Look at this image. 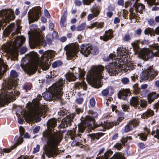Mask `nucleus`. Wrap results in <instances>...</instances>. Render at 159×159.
<instances>
[{
	"label": "nucleus",
	"instance_id": "9d476101",
	"mask_svg": "<svg viewBox=\"0 0 159 159\" xmlns=\"http://www.w3.org/2000/svg\"><path fill=\"white\" fill-rule=\"evenodd\" d=\"M29 41L30 44H33L34 45H41L43 47H45L47 44H51L52 43L51 39L47 38L45 40L42 33L36 30L34 31L31 37L29 35Z\"/></svg>",
	"mask_w": 159,
	"mask_h": 159
},
{
	"label": "nucleus",
	"instance_id": "09e8293b",
	"mask_svg": "<svg viewBox=\"0 0 159 159\" xmlns=\"http://www.w3.org/2000/svg\"><path fill=\"white\" fill-rule=\"evenodd\" d=\"M153 31L152 29L151 28H147L145 29L144 31V33L145 34H150L151 36H152L153 34L152 33Z\"/></svg>",
	"mask_w": 159,
	"mask_h": 159
},
{
	"label": "nucleus",
	"instance_id": "f257e3e1",
	"mask_svg": "<svg viewBox=\"0 0 159 159\" xmlns=\"http://www.w3.org/2000/svg\"><path fill=\"white\" fill-rule=\"evenodd\" d=\"M39 53L42 54L41 58L38 56L36 53L33 52L22 58L21 67L27 74L31 75L34 74L39 66L43 70H47L49 68V59L54 57L55 52L51 50L44 52L41 50L39 51Z\"/></svg>",
	"mask_w": 159,
	"mask_h": 159
},
{
	"label": "nucleus",
	"instance_id": "5fc2aeb1",
	"mask_svg": "<svg viewBox=\"0 0 159 159\" xmlns=\"http://www.w3.org/2000/svg\"><path fill=\"white\" fill-rule=\"evenodd\" d=\"M133 88H134V91L136 93H138L139 91V89L138 88V84H135L133 86Z\"/></svg>",
	"mask_w": 159,
	"mask_h": 159
},
{
	"label": "nucleus",
	"instance_id": "7ed1b4c3",
	"mask_svg": "<svg viewBox=\"0 0 159 159\" xmlns=\"http://www.w3.org/2000/svg\"><path fill=\"white\" fill-rule=\"evenodd\" d=\"M66 130L64 129L59 130L57 132H45L43 133V137L42 140L47 141V144L43 147L44 152L42 155V159H45V154L48 157H53L56 154V146L58 145L61 142L62 133H64Z\"/></svg>",
	"mask_w": 159,
	"mask_h": 159
},
{
	"label": "nucleus",
	"instance_id": "a19ab883",
	"mask_svg": "<svg viewBox=\"0 0 159 159\" xmlns=\"http://www.w3.org/2000/svg\"><path fill=\"white\" fill-rule=\"evenodd\" d=\"M139 102H140V106L141 107L144 108L147 106L148 102L146 100L140 99Z\"/></svg>",
	"mask_w": 159,
	"mask_h": 159
},
{
	"label": "nucleus",
	"instance_id": "423d86ee",
	"mask_svg": "<svg viewBox=\"0 0 159 159\" xmlns=\"http://www.w3.org/2000/svg\"><path fill=\"white\" fill-rule=\"evenodd\" d=\"M131 45L135 54H138L144 60L147 61L149 59H152L154 56L159 57V45L158 44H153L152 45L151 48L152 51L148 49L141 50L137 43L135 42L132 43Z\"/></svg>",
	"mask_w": 159,
	"mask_h": 159
},
{
	"label": "nucleus",
	"instance_id": "7c9ffc66",
	"mask_svg": "<svg viewBox=\"0 0 159 159\" xmlns=\"http://www.w3.org/2000/svg\"><path fill=\"white\" fill-rule=\"evenodd\" d=\"M135 11L136 12L142 13L143 11L144 10L145 6L142 4L137 2L134 7Z\"/></svg>",
	"mask_w": 159,
	"mask_h": 159
},
{
	"label": "nucleus",
	"instance_id": "603ef678",
	"mask_svg": "<svg viewBox=\"0 0 159 159\" xmlns=\"http://www.w3.org/2000/svg\"><path fill=\"white\" fill-rule=\"evenodd\" d=\"M94 0H83V2L84 5H89L93 2Z\"/></svg>",
	"mask_w": 159,
	"mask_h": 159
},
{
	"label": "nucleus",
	"instance_id": "412c9836",
	"mask_svg": "<svg viewBox=\"0 0 159 159\" xmlns=\"http://www.w3.org/2000/svg\"><path fill=\"white\" fill-rule=\"evenodd\" d=\"M139 123L138 119H134L130 121L125 127L124 131L128 132L132 130L134 127L138 126Z\"/></svg>",
	"mask_w": 159,
	"mask_h": 159
},
{
	"label": "nucleus",
	"instance_id": "5701e85b",
	"mask_svg": "<svg viewBox=\"0 0 159 159\" xmlns=\"http://www.w3.org/2000/svg\"><path fill=\"white\" fill-rule=\"evenodd\" d=\"M159 97V94L158 93H157L155 92L150 93L148 94L147 96L148 103L149 104H151Z\"/></svg>",
	"mask_w": 159,
	"mask_h": 159
},
{
	"label": "nucleus",
	"instance_id": "c9c22d12",
	"mask_svg": "<svg viewBox=\"0 0 159 159\" xmlns=\"http://www.w3.org/2000/svg\"><path fill=\"white\" fill-rule=\"evenodd\" d=\"M15 25V24L14 23H11L9 26L8 29V30H6L4 31L3 34L4 35L7 36L9 35L11 31L13 29V28Z\"/></svg>",
	"mask_w": 159,
	"mask_h": 159
},
{
	"label": "nucleus",
	"instance_id": "20e7f679",
	"mask_svg": "<svg viewBox=\"0 0 159 159\" xmlns=\"http://www.w3.org/2000/svg\"><path fill=\"white\" fill-rule=\"evenodd\" d=\"M65 83V80L60 79L49 88L48 92L42 94L43 97L46 101H50L56 99L59 101L61 104H64V102L61 98V95L63 93L62 90Z\"/></svg>",
	"mask_w": 159,
	"mask_h": 159
},
{
	"label": "nucleus",
	"instance_id": "9b49d317",
	"mask_svg": "<svg viewBox=\"0 0 159 159\" xmlns=\"http://www.w3.org/2000/svg\"><path fill=\"white\" fill-rule=\"evenodd\" d=\"M21 28V27L20 26L18 25L16 29V32H13L12 34V37L15 38L13 42L12 50L13 52H17L18 49L23 44L25 40L24 37L22 36H17V34L20 33V30Z\"/></svg>",
	"mask_w": 159,
	"mask_h": 159
},
{
	"label": "nucleus",
	"instance_id": "c85d7f7f",
	"mask_svg": "<svg viewBox=\"0 0 159 159\" xmlns=\"http://www.w3.org/2000/svg\"><path fill=\"white\" fill-rule=\"evenodd\" d=\"M140 99L138 97H133L130 99V103L131 106H133L135 108L139 109V107H138L137 105L139 104Z\"/></svg>",
	"mask_w": 159,
	"mask_h": 159
},
{
	"label": "nucleus",
	"instance_id": "3c124183",
	"mask_svg": "<svg viewBox=\"0 0 159 159\" xmlns=\"http://www.w3.org/2000/svg\"><path fill=\"white\" fill-rule=\"evenodd\" d=\"M121 81L122 83L124 84H127L129 82V79L126 77H124L123 78Z\"/></svg>",
	"mask_w": 159,
	"mask_h": 159
},
{
	"label": "nucleus",
	"instance_id": "58836bf2",
	"mask_svg": "<svg viewBox=\"0 0 159 159\" xmlns=\"http://www.w3.org/2000/svg\"><path fill=\"white\" fill-rule=\"evenodd\" d=\"M68 111L65 108L62 107L60 108V111L58 112V114L61 117L67 114Z\"/></svg>",
	"mask_w": 159,
	"mask_h": 159
},
{
	"label": "nucleus",
	"instance_id": "ea45409f",
	"mask_svg": "<svg viewBox=\"0 0 159 159\" xmlns=\"http://www.w3.org/2000/svg\"><path fill=\"white\" fill-rule=\"evenodd\" d=\"M103 135V134L102 133H98L96 134H93L92 135H91V137L92 139H98Z\"/></svg>",
	"mask_w": 159,
	"mask_h": 159
},
{
	"label": "nucleus",
	"instance_id": "72a5a7b5",
	"mask_svg": "<svg viewBox=\"0 0 159 159\" xmlns=\"http://www.w3.org/2000/svg\"><path fill=\"white\" fill-rule=\"evenodd\" d=\"M103 24L104 23L103 22H96L92 24L90 26H88L87 28V29H92L93 27H96L97 29L101 28L103 27Z\"/></svg>",
	"mask_w": 159,
	"mask_h": 159
},
{
	"label": "nucleus",
	"instance_id": "473e14b6",
	"mask_svg": "<svg viewBox=\"0 0 159 159\" xmlns=\"http://www.w3.org/2000/svg\"><path fill=\"white\" fill-rule=\"evenodd\" d=\"M154 114V111L150 109H148L141 116L142 118H147L153 116Z\"/></svg>",
	"mask_w": 159,
	"mask_h": 159
},
{
	"label": "nucleus",
	"instance_id": "4d7b16f0",
	"mask_svg": "<svg viewBox=\"0 0 159 159\" xmlns=\"http://www.w3.org/2000/svg\"><path fill=\"white\" fill-rule=\"evenodd\" d=\"M153 108L156 110V111L157 112L159 108V101L155 104L153 105Z\"/></svg>",
	"mask_w": 159,
	"mask_h": 159
},
{
	"label": "nucleus",
	"instance_id": "0e129e2a",
	"mask_svg": "<svg viewBox=\"0 0 159 159\" xmlns=\"http://www.w3.org/2000/svg\"><path fill=\"white\" fill-rule=\"evenodd\" d=\"M109 93L108 89H106L102 91V94L104 96H107Z\"/></svg>",
	"mask_w": 159,
	"mask_h": 159
},
{
	"label": "nucleus",
	"instance_id": "a18cd8bd",
	"mask_svg": "<svg viewBox=\"0 0 159 159\" xmlns=\"http://www.w3.org/2000/svg\"><path fill=\"white\" fill-rule=\"evenodd\" d=\"M62 62L60 61H57L54 62L52 65V66L53 68H56L58 66H59L61 65Z\"/></svg>",
	"mask_w": 159,
	"mask_h": 159
},
{
	"label": "nucleus",
	"instance_id": "ddd939ff",
	"mask_svg": "<svg viewBox=\"0 0 159 159\" xmlns=\"http://www.w3.org/2000/svg\"><path fill=\"white\" fill-rule=\"evenodd\" d=\"M15 18L14 11L11 9L2 10L0 11V25L5 26L7 22Z\"/></svg>",
	"mask_w": 159,
	"mask_h": 159
},
{
	"label": "nucleus",
	"instance_id": "c756f323",
	"mask_svg": "<svg viewBox=\"0 0 159 159\" xmlns=\"http://www.w3.org/2000/svg\"><path fill=\"white\" fill-rule=\"evenodd\" d=\"M7 66L4 62L3 60L0 58V79L6 71Z\"/></svg>",
	"mask_w": 159,
	"mask_h": 159
},
{
	"label": "nucleus",
	"instance_id": "338daca9",
	"mask_svg": "<svg viewBox=\"0 0 159 159\" xmlns=\"http://www.w3.org/2000/svg\"><path fill=\"white\" fill-rule=\"evenodd\" d=\"M138 146L139 148L141 149H143L145 147V144L143 143H140L138 144Z\"/></svg>",
	"mask_w": 159,
	"mask_h": 159
},
{
	"label": "nucleus",
	"instance_id": "1a4fd4ad",
	"mask_svg": "<svg viewBox=\"0 0 159 159\" xmlns=\"http://www.w3.org/2000/svg\"><path fill=\"white\" fill-rule=\"evenodd\" d=\"M104 69L102 65L92 67L88 72L86 80L89 84H92L102 78V72Z\"/></svg>",
	"mask_w": 159,
	"mask_h": 159
},
{
	"label": "nucleus",
	"instance_id": "4468645a",
	"mask_svg": "<svg viewBox=\"0 0 159 159\" xmlns=\"http://www.w3.org/2000/svg\"><path fill=\"white\" fill-rule=\"evenodd\" d=\"M70 69L72 72L67 73L66 76L67 80L69 81H75L77 76L82 78L84 75L85 72L79 68L74 67Z\"/></svg>",
	"mask_w": 159,
	"mask_h": 159
},
{
	"label": "nucleus",
	"instance_id": "c03bdc74",
	"mask_svg": "<svg viewBox=\"0 0 159 159\" xmlns=\"http://www.w3.org/2000/svg\"><path fill=\"white\" fill-rule=\"evenodd\" d=\"M151 134L155 138L159 139V129H157L156 131H153L151 133Z\"/></svg>",
	"mask_w": 159,
	"mask_h": 159
},
{
	"label": "nucleus",
	"instance_id": "13d9d810",
	"mask_svg": "<svg viewBox=\"0 0 159 159\" xmlns=\"http://www.w3.org/2000/svg\"><path fill=\"white\" fill-rule=\"evenodd\" d=\"M114 147L117 149L120 150L122 148V145L120 143H117L114 146Z\"/></svg>",
	"mask_w": 159,
	"mask_h": 159
},
{
	"label": "nucleus",
	"instance_id": "f03ea898",
	"mask_svg": "<svg viewBox=\"0 0 159 159\" xmlns=\"http://www.w3.org/2000/svg\"><path fill=\"white\" fill-rule=\"evenodd\" d=\"M117 55L111 54L107 59L108 61L111 59L114 61L107 66L106 69L110 75H114L119 71L123 70L125 72L133 70L136 67L137 64L131 61L128 62V57L131 52L125 48H118L117 49Z\"/></svg>",
	"mask_w": 159,
	"mask_h": 159
},
{
	"label": "nucleus",
	"instance_id": "2eb2a0df",
	"mask_svg": "<svg viewBox=\"0 0 159 159\" xmlns=\"http://www.w3.org/2000/svg\"><path fill=\"white\" fill-rule=\"evenodd\" d=\"M158 73V71L155 70L152 67L150 66L141 76L140 81L141 82L145 80H151L157 75Z\"/></svg>",
	"mask_w": 159,
	"mask_h": 159
},
{
	"label": "nucleus",
	"instance_id": "8fccbe9b",
	"mask_svg": "<svg viewBox=\"0 0 159 159\" xmlns=\"http://www.w3.org/2000/svg\"><path fill=\"white\" fill-rule=\"evenodd\" d=\"M11 150H12V149H4L2 151L1 148H0V155L1 154V155L2 156L3 152L5 153H9L11 152Z\"/></svg>",
	"mask_w": 159,
	"mask_h": 159
},
{
	"label": "nucleus",
	"instance_id": "e433bc0d",
	"mask_svg": "<svg viewBox=\"0 0 159 159\" xmlns=\"http://www.w3.org/2000/svg\"><path fill=\"white\" fill-rule=\"evenodd\" d=\"M147 133H141L138 135L139 137V139L143 141L146 140L147 139V135L150 132V130L147 129L146 130Z\"/></svg>",
	"mask_w": 159,
	"mask_h": 159
},
{
	"label": "nucleus",
	"instance_id": "f3484780",
	"mask_svg": "<svg viewBox=\"0 0 159 159\" xmlns=\"http://www.w3.org/2000/svg\"><path fill=\"white\" fill-rule=\"evenodd\" d=\"M40 7L39 6L35 7L32 11H29L28 16L29 23L38 20L40 14Z\"/></svg>",
	"mask_w": 159,
	"mask_h": 159
},
{
	"label": "nucleus",
	"instance_id": "dca6fc26",
	"mask_svg": "<svg viewBox=\"0 0 159 159\" xmlns=\"http://www.w3.org/2000/svg\"><path fill=\"white\" fill-rule=\"evenodd\" d=\"M79 45L78 43H73L70 45H67L64 48L66 51L67 59L70 60L73 57H75L77 52L79 51Z\"/></svg>",
	"mask_w": 159,
	"mask_h": 159
},
{
	"label": "nucleus",
	"instance_id": "4be33fe9",
	"mask_svg": "<svg viewBox=\"0 0 159 159\" xmlns=\"http://www.w3.org/2000/svg\"><path fill=\"white\" fill-rule=\"evenodd\" d=\"M130 95V91L129 89H121L118 93L119 98L125 100Z\"/></svg>",
	"mask_w": 159,
	"mask_h": 159
},
{
	"label": "nucleus",
	"instance_id": "4c0bfd02",
	"mask_svg": "<svg viewBox=\"0 0 159 159\" xmlns=\"http://www.w3.org/2000/svg\"><path fill=\"white\" fill-rule=\"evenodd\" d=\"M90 53H91L94 55L97 54L98 53V48L96 47H93L91 45H90L89 49Z\"/></svg>",
	"mask_w": 159,
	"mask_h": 159
},
{
	"label": "nucleus",
	"instance_id": "cd10ccee",
	"mask_svg": "<svg viewBox=\"0 0 159 159\" xmlns=\"http://www.w3.org/2000/svg\"><path fill=\"white\" fill-rule=\"evenodd\" d=\"M112 33V31L110 30H106L105 32V34L103 36H101L100 39L104 41H107L113 37Z\"/></svg>",
	"mask_w": 159,
	"mask_h": 159
},
{
	"label": "nucleus",
	"instance_id": "69168bd1",
	"mask_svg": "<svg viewBox=\"0 0 159 159\" xmlns=\"http://www.w3.org/2000/svg\"><path fill=\"white\" fill-rule=\"evenodd\" d=\"M52 37L54 39H57L58 37V34L56 31H54L52 34Z\"/></svg>",
	"mask_w": 159,
	"mask_h": 159
},
{
	"label": "nucleus",
	"instance_id": "bb28decb",
	"mask_svg": "<svg viewBox=\"0 0 159 159\" xmlns=\"http://www.w3.org/2000/svg\"><path fill=\"white\" fill-rule=\"evenodd\" d=\"M93 8V9L92 11L93 14H89L88 16L87 20L88 21L91 20L94 17H97L100 13L99 8L98 7H94Z\"/></svg>",
	"mask_w": 159,
	"mask_h": 159
},
{
	"label": "nucleus",
	"instance_id": "a211bd4d",
	"mask_svg": "<svg viewBox=\"0 0 159 159\" xmlns=\"http://www.w3.org/2000/svg\"><path fill=\"white\" fill-rule=\"evenodd\" d=\"M138 0H130V1H127L125 2V8H127L128 7H130V9H129L130 19H133L135 18L136 16L135 13L134 12L133 9Z\"/></svg>",
	"mask_w": 159,
	"mask_h": 159
},
{
	"label": "nucleus",
	"instance_id": "f704fd0d",
	"mask_svg": "<svg viewBox=\"0 0 159 159\" xmlns=\"http://www.w3.org/2000/svg\"><path fill=\"white\" fill-rule=\"evenodd\" d=\"M75 87L79 89L80 88H83V89L86 90L87 89L86 84L85 82H83L82 83H77L75 84Z\"/></svg>",
	"mask_w": 159,
	"mask_h": 159
},
{
	"label": "nucleus",
	"instance_id": "39448f33",
	"mask_svg": "<svg viewBox=\"0 0 159 159\" xmlns=\"http://www.w3.org/2000/svg\"><path fill=\"white\" fill-rule=\"evenodd\" d=\"M17 81L9 79L6 82L4 89H1L0 93V103L7 102L13 98L14 96H19L20 92L16 90Z\"/></svg>",
	"mask_w": 159,
	"mask_h": 159
},
{
	"label": "nucleus",
	"instance_id": "37998d69",
	"mask_svg": "<svg viewBox=\"0 0 159 159\" xmlns=\"http://www.w3.org/2000/svg\"><path fill=\"white\" fill-rule=\"evenodd\" d=\"M147 3L149 5L152 6L153 5H159V2H156L155 0H145Z\"/></svg>",
	"mask_w": 159,
	"mask_h": 159
},
{
	"label": "nucleus",
	"instance_id": "79ce46f5",
	"mask_svg": "<svg viewBox=\"0 0 159 159\" xmlns=\"http://www.w3.org/2000/svg\"><path fill=\"white\" fill-rule=\"evenodd\" d=\"M86 27V24L85 23H83L80 25H78L77 27V30L78 31H81L84 30Z\"/></svg>",
	"mask_w": 159,
	"mask_h": 159
},
{
	"label": "nucleus",
	"instance_id": "864d4df0",
	"mask_svg": "<svg viewBox=\"0 0 159 159\" xmlns=\"http://www.w3.org/2000/svg\"><path fill=\"white\" fill-rule=\"evenodd\" d=\"M10 75L11 77L14 78H16L18 76L17 73L15 70H12L10 73Z\"/></svg>",
	"mask_w": 159,
	"mask_h": 159
},
{
	"label": "nucleus",
	"instance_id": "6ab92c4d",
	"mask_svg": "<svg viewBox=\"0 0 159 159\" xmlns=\"http://www.w3.org/2000/svg\"><path fill=\"white\" fill-rule=\"evenodd\" d=\"M75 116V114H70L67 116L66 117L62 120L61 125L59 126V128H64L70 126Z\"/></svg>",
	"mask_w": 159,
	"mask_h": 159
},
{
	"label": "nucleus",
	"instance_id": "774afa93",
	"mask_svg": "<svg viewBox=\"0 0 159 159\" xmlns=\"http://www.w3.org/2000/svg\"><path fill=\"white\" fill-rule=\"evenodd\" d=\"M40 127L39 126H36V127L33 130V132L34 134H36L38 132Z\"/></svg>",
	"mask_w": 159,
	"mask_h": 159
},
{
	"label": "nucleus",
	"instance_id": "49530a36",
	"mask_svg": "<svg viewBox=\"0 0 159 159\" xmlns=\"http://www.w3.org/2000/svg\"><path fill=\"white\" fill-rule=\"evenodd\" d=\"M122 39L124 41L128 42L131 40V37L129 34H126L123 38Z\"/></svg>",
	"mask_w": 159,
	"mask_h": 159
},
{
	"label": "nucleus",
	"instance_id": "6e6d98bb",
	"mask_svg": "<svg viewBox=\"0 0 159 159\" xmlns=\"http://www.w3.org/2000/svg\"><path fill=\"white\" fill-rule=\"evenodd\" d=\"M90 104L92 107H93L95 105V101L94 98H92L90 99Z\"/></svg>",
	"mask_w": 159,
	"mask_h": 159
},
{
	"label": "nucleus",
	"instance_id": "e2e57ef3",
	"mask_svg": "<svg viewBox=\"0 0 159 159\" xmlns=\"http://www.w3.org/2000/svg\"><path fill=\"white\" fill-rule=\"evenodd\" d=\"M84 99L82 98H79L76 100V102L79 104H81L83 101Z\"/></svg>",
	"mask_w": 159,
	"mask_h": 159
},
{
	"label": "nucleus",
	"instance_id": "0eeeda50",
	"mask_svg": "<svg viewBox=\"0 0 159 159\" xmlns=\"http://www.w3.org/2000/svg\"><path fill=\"white\" fill-rule=\"evenodd\" d=\"M90 116H87L86 117L84 121L82 123L79 124L78 125V133L76 134V131L73 129V130H70L67 132V134L71 136L72 139L74 138V135H80L81 133H83L87 126L89 127H92V129L94 128V125L95 124L94 123V119L97 117L98 114L96 112L90 111Z\"/></svg>",
	"mask_w": 159,
	"mask_h": 159
},
{
	"label": "nucleus",
	"instance_id": "2f4dec72",
	"mask_svg": "<svg viewBox=\"0 0 159 159\" xmlns=\"http://www.w3.org/2000/svg\"><path fill=\"white\" fill-rule=\"evenodd\" d=\"M67 16V12L66 11H65L62 16L61 18L60 21V25L61 27H65L66 24H65Z\"/></svg>",
	"mask_w": 159,
	"mask_h": 159
},
{
	"label": "nucleus",
	"instance_id": "052dcab7",
	"mask_svg": "<svg viewBox=\"0 0 159 159\" xmlns=\"http://www.w3.org/2000/svg\"><path fill=\"white\" fill-rule=\"evenodd\" d=\"M121 107L124 111H126L128 110L129 106L126 104H123L121 105Z\"/></svg>",
	"mask_w": 159,
	"mask_h": 159
},
{
	"label": "nucleus",
	"instance_id": "de8ad7c7",
	"mask_svg": "<svg viewBox=\"0 0 159 159\" xmlns=\"http://www.w3.org/2000/svg\"><path fill=\"white\" fill-rule=\"evenodd\" d=\"M132 139V138L131 137H127L126 138H123L121 140V142L122 143L123 145H124L125 143L127 142V140L128 139L131 140Z\"/></svg>",
	"mask_w": 159,
	"mask_h": 159
},
{
	"label": "nucleus",
	"instance_id": "680f3d73",
	"mask_svg": "<svg viewBox=\"0 0 159 159\" xmlns=\"http://www.w3.org/2000/svg\"><path fill=\"white\" fill-rule=\"evenodd\" d=\"M39 148H40L39 145L38 144L37 145L36 147L34 148L33 152L34 153H37L39 151Z\"/></svg>",
	"mask_w": 159,
	"mask_h": 159
},
{
	"label": "nucleus",
	"instance_id": "f8f14e48",
	"mask_svg": "<svg viewBox=\"0 0 159 159\" xmlns=\"http://www.w3.org/2000/svg\"><path fill=\"white\" fill-rule=\"evenodd\" d=\"M118 115V117L116 121L114 122H104L103 123H102L99 124H95L94 128H93V129L99 128L98 130L100 131H104L105 129H109L112 128L113 126L119 124V123L123 120L124 117L123 113L122 112L119 113Z\"/></svg>",
	"mask_w": 159,
	"mask_h": 159
},
{
	"label": "nucleus",
	"instance_id": "393cba45",
	"mask_svg": "<svg viewBox=\"0 0 159 159\" xmlns=\"http://www.w3.org/2000/svg\"><path fill=\"white\" fill-rule=\"evenodd\" d=\"M19 131L20 137L18 139V138H17L16 139L18 140V141L13 146L12 149H13L16 148L18 145L21 144L23 142V138L21 137L23 135L24 133V130L23 127L22 126H20V127Z\"/></svg>",
	"mask_w": 159,
	"mask_h": 159
},
{
	"label": "nucleus",
	"instance_id": "6e6552de",
	"mask_svg": "<svg viewBox=\"0 0 159 159\" xmlns=\"http://www.w3.org/2000/svg\"><path fill=\"white\" fill-rule=\"evenodd\" d=\"M42 97H38L33 102L34 107L30 113L26 115L25 118L28 121H35L39 122L41 120V116L45 111V107L41 104L39 101Z\"/></svg>",
	"mask_w": 159,
	"mask_h": 159
},
{
	"label": "nucleus",
	"instance_id": "bf43d9fd",
	"mask_svg": "<svg viewBox=\"0 0 159 159\" xmlns=\"http://www.w3.org/2000/svg\"><path fill=\"white\" fill-rule=\"evenodd\" d=\"M27 51V48L24 47L21 48L20 50V52L21 54H23L25 53Z\"/></svg>",
	"mask_w": 159,
	"mask_h": 159
},
{
	"label": "nucleus",
	"instance_id": "b1692460",
	"mask_svg": "<svg viewBox=\"0 0 159 159\" xmlns=\"http://www.w3.org/2000/svg\"><path fill=\"white\" fill-rule=\"evenodd\" d=\"M89 44H83L80 46V53L85 57H87L90 54Z\"/></svg>",
	"mask_w": 159,
	"mask_h": 159
},
{
	"label": "nucleus",
	"instance_id": "a878e982",
	"mask_svg": "<svg viewBox=\"0 0 159 159\" xmlns=\"http://www.w3.org/2000/svg\"><path fill=\"white\" fill-rule=\"evenodd\" d=\"M57 121L56 119L55 118L51 119L49 120L48 122L47 123V126L49 129L50 130V131H44L43 132H53V130L52 128L56 126L57 125Z\"/></svg>",
	"mask_w": 159,
	"mask_h": 159
},
{
	"label": "nucleus",
	"instance_id": "aec40b11",
	"mask_svg": "<svg viewBox=\"0 0 159 159\" xmlns=\"http://www.w3.org/2000/svg\"><path fill=\"white\" fill-rule=\"evenodd\" d=\"M112 152L111 150L108 151L104 154L103 156L102 157H98L96 159H108L110 154H111ZM110 159H125L123 155L121 153H118L115 154Z\"/></svg>",
	"mask_w": 159,
	"mask_h": 159
}]
</instances>
